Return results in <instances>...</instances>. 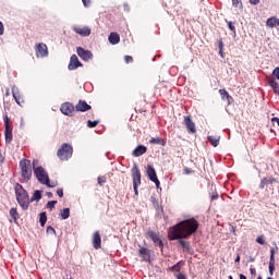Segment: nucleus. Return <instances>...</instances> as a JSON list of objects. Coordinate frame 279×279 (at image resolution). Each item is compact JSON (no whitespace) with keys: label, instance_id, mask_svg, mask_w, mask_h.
<instances>
[{"label":"nucleus","instance_id":"1","mask_svg":"<svg viewBox=\"0 0 279 279\" xmlns=\"http://www.w3.org/2000/svg\"><path fill=\"white\" fill-rule=\"evenodd\" d=\"M199 229V222L195 218H189L172 226L168 231L169 241L175 239H189Z\"/></svg>","mask_w":279,"mask_h":279},{"label":"nucleus","instance_id":"2","mask_svg":"<svg viewBox=\"0 0 279 279\" xmlns=\"http://www.w3.org/2000/svg\"><path fill=\"white\" fill-rule=\"evenodd\" d=\"M37 165H38V160L34 159L33 160V171H34V174L36 175L38 182L40 184H45L49 189H53V186H56V184H51V181L49 180V174L47 173L45 168H43V166L36 167Z\"/></svg>","mask_w":279,"mask_h":279},{"label":"nucleus","instance_id":"3","mask_svg":"<svg viewBox=\"0 0 279 279\" xmlns=\"http://www.w3.org/2000/svg\"><path fill=\"white\" fill-rule=\"evenodd\" d=\"M14 191L19 206H21L22 210H27L29 208V194L20 183L15 184Z\"/></svg>","mask_w":279,"mask_h":279},{"label":"nucleus","instance_id":"4","mask_svg":"<svg viewBox=\"0 0 279 279\" xmlns=\"http://www.w3.org/2000/svg\"><path fill=\"white\" fill-rule=\"evenodd\" d=\"M21 177L24 182L32 180V161L28 159H22L20 161Z\"/></svg>","mask_w":279,"mask_h":279},{"label":"nucleus","instance_id":"5","mask_svg":"<svg viewBox=\"0 0 279 279\" xmlns=\"http://www.w3.org/2000/svg\"><path fill=\"white\" fill-rule=\"evenodd\" d=\"M73 156V146L70 144H62L61 147L57 151V157L59 160H69Z\"/></svg>","mask_w":279,"mask_h":279},{"label":"nucleus","instance_id":"6","mask_svg":"<svg viewBox=\"0 0 279 279\" xmlns=\"http://www.w3.org/2000/svg\"><path fill=\"white\" fill-rule=\"evenodd\" d=\"M146 174L150 182H154L156 184V187L160 189V180H158V174L156 173V169L154 168V166L148 165L146 167Z\"/></svg>","mask_w":279,"mask_h":279},{"label":"nucleus","instance_id":"7","mask_svg":"<svg viewBox=\"0 0 279 279\" xmlns=\"http://www.w3.org/2000/svg\"><path fill=\"white\" fill-rule=\"evenodd\" d=\"M76 53L84 62H88V60H93V52L90 50H86L82 47L76 48Z\"/></svg>","mask_w":279,"mask_h":279},{"label":"nucleus","instance_id":"8","mask_svg":"<svg viewBox=\"0 0 279 279\" xmlns=\"http://www.w3.org/2000/svg\"><path fill=\"white\" fill-rule=\"evenodd\" d=\"M60 111L62 114H65V117H73V112H75V106L71 102H63L60 107Z\"/></svg>","mask_w":279,"mask_h":279},{"label":"nucleus","instance_id":"9","mask_svg":"<svg viewBox=\"0 0 279 279\" xmlns=\"http://www.w3.org/2000/svg\"><path fill=\"white\" fill-rule=\"evenodd\" d=\"M4 136H5V143H12V129H10V118L8 116H4Z\"/></svg>","mask_w":279,"mask_h":279},{"label":"nucleus","instance_id":"10","mask_svg":"<svg viewBox=\"0 0 279 279\" xmlns=\"http://www.w3.org/2000/svg\"><path fill=\"white\" fill-rule=\"evenodd\" d=\"M148 236L149 239L154 242L156 247H165V243L162 242V238H160V234L154 232V231H148Z\"/></svg>","mask_w":279,"mask_h":279},{"label":"nucleus","instance_id":"11","mask_svg":"<svg viewBox=\"0 0 279 279\" xmlns=\"http://www.w3.org/2000/svg\"><path fill=\"white\" fill-rule=\"evenodd\" d=\"M37 58H47L49 56V50L47 48V44H38L35 48Z\"/></svg>","mask_w":279,"mask_h":279},{"label":"nucleus","instance_id":"12","mask_svg":"<svg viewBox=\"0 0 279 279\" xmlns=\"http://www.w3.org/2000/svg\"><path fill=\"white\" fill-rule=\"evenodd\" d=\"M183 123L189 134H195V132H197V129L195 128V122H193V119H191V116H184Z\"/></svg>","mask_w":279,"mask_h":279},{"label":"nucleus","instance_id":"13","mask_svg":"<svg viewBox=\"0 0 279 279\" xmlns=\"http://www.w3.org/2000/svg\"><path fill=\"white\" fill-rule=\"evenodd\" d=\"M133 185L141 186V170L136 163L132 168Z\"/></svg>","mask_w":279,"mask_h":279},{"label":"nucleus","instance_id":"14","mask_svg":"<svg viewBox=\"0 0 279 279\" xmlns=\"http://www.w3.org/2000/svg\"><path fill=\"white\" fill-rule=\"evenodd\" d=\"M80 66H84V64L80 62L77 54H72L68 65L69 71H75L76 69H80Z\"/></svg>","mask_w":279,"mask_h":279},{"label":"nucleus","instance_id":"15","mask_svg":"<svg viewBox=\"0 0 279 279\" xmlns=\"http://www.w3.org/2000/svg\"><path fill=\"white\" fill-rule=\"evenodd\" d=\"M138 256L145 263H150L151 262V251H149V248H147V247H140Z\"/></svg>","mask_w":279,"mask_h":279},{"label":"nucleus","instance_id":"16","mask_svg":"<svg viewBox=\"0 0 279 279\" xmlns=\"http://www.w3.org/2000/svg\"><path fill=\"white\" fill-rule=\"evenodd\" d=\"M93 107L87 105L85 100H78L77 105L75 106L76 112H88Z\"/></svg>","mask_w":279,"mask_h":279},{"label":"nucleus","instance_id":"17","mask_svg":"<svg viewBox=\"0 0 279 279\" xmlns=\"http://www.w3.org/2000/svg\"><path fill=\"white\" fill-rule=\"evenodd\" d=\"M93 245L95 250H101V234L96 231L93 235Z\"/></svg>","mask_w":279,"mask_h":279},{"label":"nucleus","instance_id":"18","mask_svg":"<svg viewBox=\"0 0 279 279\" xmlns=\"http://www.w3.org/2000/svg\"><path fill=\"white\" fill-rule=\"evenodd\" d=\"M73 32H75V34H78L80 36H83V37L90 36V29L88 28V26H85L83 28L74 26Z\"/></svg>","mask_w":279,"mask_h":279},{"label":"nucleus","instance_id":"19","mask_svg":"<svg viewBox=\"0 0 279 279\" xmlns=\"http://www.w3.org/2000/svg\"><path fill=\"white\" fill-rule=\"evenodd\" d=\"M132 154L135 158H140V156L147 154V148L144 145H138Z\"/></svg>","mask_w":279,"mask_h":279},{"label":"nucleus","instance_id":"20","mask_svg":"<svg viewBox=\"0 0 279 279\" xmlns=\"http://www.w3.org/2000/svg\"><path fill=\"white\" fill-rule=\"evenodd\" d=\"M150 145H160L161 147H165L167 145V141L162 137H151L149 140Z\"/></svg>","mask_w":279,"mask_h":279},{"label":"nucleus","instance_id":"21","mask_svg":"<svg viewBox=\"0 0 279 279\" xmlns=\"http://www.w3.org/2000/svg\"><path fill=\"white\" fill-rule=\"evenodd\" d=\"M184 239L189 238H175L174 241H179V244L181 245V247H183V250H185L186 252H191V244L184 241Z\"/></svg>","mask_w":279,"mask_h":279},{"label":"nucleus","instance_id":"22","mask_svg":"<svg viewBox=\"0 0 279 279\" xmlns=\"http://www.w3.org/2000/svg\"><path fill=\"white\" fill-rule=\"evenodd\" d=\"M120 41H121V37L119 36L118 33H111L109 35L110 45H119Z\"/></svg>","mask_w":279,"mask_h":279},{"label":"nucleus","instance_id":"23","mask_svg":"<svg viewBox=\"0 0 279 279\" xmlns=\"http://www.w3.org/2000/svg\"><path fill=\"white\" fill-rule=\"evenodd\" d=\"M219 95L221 97V99L223 101H228V104H230V101H232V96H230V94L228 93V90L226 89H219Z\"/></svg>","mask_w":279,"mask_h":279},{"label":"nucleus","instance_id":"24","mask_svg":"<svg viewBox=\"0 0 279 279\" xmlns=\"http://www.w3.org/2000/svg\"><path fill=\"white\" fill-rule=\"evenodd\" d=\"M12 96H13V99H15L16 105L21 106V94L19 93L17 87H12Z\"/></svg>","mask_w":279,"mask_h":279},{"label":"nucleus","instance_id":"25","mask_svg":"<svg viewBox=\"0 0 279 279\" xmlns=\"http://www.w3.org/2000/svg\"><path fill=\"white\" fill-rule=\"evenodd\" d=\"M59 215H60L61 219L66 220L71 217V209L69 207L63 208L60 210Z\"/></svg>","mask_w":279,"mask_h":279},{"label":"nucleus","instance_id":"26","mask_svg":"<svg viewBox=\"0 0 279 279\" xmlns=\"http://www.w3.org/2000/svg\"><path fill=\"white\" fill-rule=\"evenodd\" d=\"M267 27H278L279 20L278 17H269L266 22Z\"/></svg>","mask_w":279,"mask_h":279},{"label":"nucleus","instance_id":"27","mask_svg":"<svg viewBox=\"0 0 279 279\" xmlns=\"http://www.w3.org/2000/svg\"><path fill=\"white\" fill-rule=\"evenodd\" d=\"M268 84H269L270 88H272L274 93H276V95L279 96V84H278V82H276L275 80L270 78L268 81Z\"/></svg>","mask_w":279,"mask_h":279},{"label":"nucleus","instance_id":"28","mask_svg":"<svg viewBox=\"0 0 279 279\" xmlns=\"http://www.w3.org/2000/svg\"><path fill=\"white\" fill-rule=\"evenodd\" d=\"M221 137L220 136H213V135H209L207 137V141H209V143L213 145V147H218L219 146V140Z\"/></svg>","mask_w":279,"mask_h":279},{"label":"nucleus","instance_id":"29","mask_svg":"<svg viewBox=\"0 0 279 279\" xmlns=\"http://www.w3.org/2000/svg\"><path fill=\"white\" fill-rule=\"evenodd\" d=\"M40 199H43V192H40L39 190L35 191L33 196L29 199L31 202H40Z\"/></svg>","mask_w":279,"mask_h":279},{"label":"nucleus","instance_id":"30","mask_svg":"<svg viewBox=\"0 0 279 279\" xmlns=\"http://www.w3.org/2000/svg\"><path fill=\"white\" fill-rule=\"evenodd\" d=\"M39 223L41 228H45V223H47V213L43 211L39 214Z\"/></svg>","mask_w":279,"mask_h":279},{"label":"nucleus","instance_id":"31","mask_svg":"<svg viewBox=\"0 0 279 279\" xmlns=\"http://www.w3.org/2000/svg\"><path fill=\"white\" fill-rule=\"evenodd\" d=\"M269 274L274 276V271H276V259H269Z\"/></svg>","mask_w":279,"mask_h":279},{"label":"nucleus","instance_id":"32","mask_svg":"<svg viewBox=\"0 0 279 279\" xmlns=\"http://www.w3.org/2000/svg\"><path fill=\"white\" fill-rule=\"evenodd\" d=\"M10 217H12L13 221H16L19 219V211L16 208H11L9 211Z\"/></svg>","mask_w":279,"mask_h":279},{"label":"nucleus","instance_id":"33","mask_svg":"<svg viewBox=\"0 0 279 279\" xmlns=\"http://www.w3.org/2000/svg\"><path fill=\"white\" fill-rule=\"evenodd\" d=\"M271 182H272L271 179H267V178L262 179L259 189H265V186H267V184H271Z\"/></svg>","mask_w":279,"mask_h":279},{"label":"nucleus","instance_id":"34","mask_svg":"<svg viewBox=\"0 0 279 279\" xmlns=\"http://www.w3.org/2000/svg\"><path fill=\"white\" fill-rule=\"evenodd\" d=\"M233 8H239L240 10H243V2L241 0H232Z\"/></svg>","mask_w":279,"mask_h":279},{"label":"nucleus","instance_id":"35","mask_svg":"<svg viewBox=\"0 0 279 279\" xmlns=\"http://www.w3.org/2000/svg\"><path fill=\"white\" fill-rule=\"evenodd\" d=\"M97 125H99V120H88L87 121V128H97Z\"/></svg>","mask_w":279,"mask_h":279},{"label":"nucleus","instance_id":"36","mask_svg":"<svg viewBox=\"0 0 279 279\" xmlns=\"http://www.w3.org/2000/svg\"><path fill=\"white\" fill-rule=\"evenodd\" d=\"M218 49H219V56L223 58V40L221 39L218 41Z\"/></svg>","mask_w":279,"mask_h":279},{"label":"nucleus","instance_id":"37","mask_svg":"<svg viewBox=\"0 0 279 279\" xmlns=\"http://www.w3.org/2000/svg\"><path fill=\"white\" fill-rule=\"evenodd\" d=\"M57 204H58V201H49L47 203V208H49L50 210H53V208H56Z\"/></svg>","mask_w":279,"mask_h":279},{"label":"nucleus","instance_id":"38","mask_svg":"<svg viewBox=\"0 0 279 279\" xmlns=\"http://www.w3.org/2000/svg\"><path fill=\"white\" fill-rule=\"evenodd\" d=\"M47 234H53L56 236V229L51 226H48L46 229Z\"/></svg>","mask_w":279,"mask_h":279},{"label":"nucleus","instance_id":"39","mask_svg":"<svg viewBox=\"0 0 279 279\" xmlns=\"http://www.w3.org/2000/svg\"><path fill=\"white\" fill-rule=\"evenodd\" d=\"M228 23V27L231 32H233L234 34H236V27L234 26V23L232 22H227Z\"/></svg>","mask_w":279,"mask_h":279},{"label":"nucleus","instance_id":"40","mask_svg":"<svg viewBox=\"0 0 279 279\" xmlns=\"http://www.w3.org/2000/svg\"><path fill=\"white\" fill-rule=\"evenodd\" d=\"M256 243H259V245H265V238L263 235L257 236Z\"/></svg>","mask_w":279,"mask_h":279},{"label":"nucleus","instance_id":"41","mask_svg":"<svg viewBox=\"0 0 279 279\" xmlns=\"http://www.w3.org/2000/svg\"><path fill=\"white\" fill-rule=\"evenodd\" d=\"M272 76L276 77V80H279V68H275L272 71Z\"/></svg>","mask_w":279,"mask_h":279},{"label":"nucleus","instance_id":"42","mask_svg":"<svg viewBox=\"0 0 279 279\" xmlns=\"http://www.w3.org/2000/svg\"><path fill=\"white\" fill-rule=\"evenodd\" d=\"M124 60H125L126 64H130L131 62H134V58H132V56H125Z\"/></svg>","mask_w":279,"mask_h":279},{"label":"nucleus","instance_id":"43","mask_svg":"<svg viewBox=\"0 0 279 279\" xmlns=\"http://www.w3.org/2000/svg\"><path fill=\"white\" fill-rule=\"evenodd\" d=\"M211 202H215V199H219V193L213 192L210 196Z\"/></svg>","mask_w":279,"mask_h":279},{"label":"nucleus","instance_id":"44","mask_svg":"<svg viewBox=\"0 0 279 279\" xmlns=\"http://www.w3.org/2000/svg\"><path fill=\"white\" fill-rule=\"evenodd\" d=\"M270 260H276V248H270Z\"/></svg>","mask_w":279,"mask_h":279},{"label":"nucleus","instance_id":"45","mask_svg":"<svg viewBox=\"0 0 279 279\" xmlns=\"http://www.w3.org/2000/svg\"><path fill=\"white\" fill-rule=\"evenodd\" d=\"M97 180H98V184H100V186L106 184V177H98Z\"/></svg>","mask_w":279,"mask_h":279},{"label":"nucleus","instance_id":"46","mask_svg":"<svg viewBox=\"0 0 279 279\" xmlns=\"http://www.w3.org/2000/svg\"><path fill=\"white\" fill-rule=\"evenodd\" d=\"M57 195H58L59 197H64V190L58 189V190H57Z\"/></svg>","mask_w":279,"mask_h":279},{"label":"nucleus","instance_id":"47","mask_svg":"<svg viewBox=\"0 0 279 279\" xmlns=\"http://www.w3.org/2000/svg\"><path fill=\"white\" fill-rule=\"evenodd\" d=\"M172 269H173L174 271H180V263L174 264V265L172 266Z\"/></svg>","mask_w":279,"mask_h":279},{"label":"nucleus","instance_id":"48","mask_svg":"<svg viewBox=\"0 0 279 279\" xmlns=\"http://www.w3.org/2000/svg\"><path fill=\"white\" fill-rule=\"evenodd\" d=\"M252 5H258L260 0H248Z\"/></svg>","mask_w":279,"mask_h":279},{"label":"nucleus","instance_id":"49","mask_svg":"<svg viewBox=\"0 0 279 279\" xmlns=\"http://www.w3.org/2000/svg\"><path fill=\"white\" fill-rule=\"evenodd\" d=\"M177 279H186V275L180 272L179 275H177Z\"/></svg>","mask_w":279,"mask_h":279},{"label":"nucleus","instance_id":"50","mask_svg":"<svg viewBox=\"0 0 279 279\" xmlns=\"http://www.w3.org/2000/svg\"><path fill=\"white\" fill-rule=\"evenodd\" d=\"M85 8H88L90 5V0H82Z\"/></svg>","mask_w":279,"mask_h":279},{"label":"nucleus","instance_id":"51","mask_svg":"<svg viewBox=\"0 0 279 279\" xmlns=\"http://www.w3.org/2000/svg\"><path fill=\"white\" fill-rule=\"evenodd\" d=\"M3 32H4L3 23L0 22V36H3Z\"/></svg>","mask_w":279,"mask_h":279},{"label":"nucleus","instance_id":"52","mask_svg":"<svg viewBox=\"0 0 279 279\" xmlns=\"http://www.w3.org/2000/svg\"><path fill=\"white\" fill-rule=\"evenodd\" d=\"M134 194L138 195V185H133Z\"/></svg>","mask_w":279,"mask_h":279},{"label":"nucleus","instance_id":"53","mask_svg":"<svg viewBox=\"0 0 279 279\" xmlns=\"http://www.w3.org/2000/svg\"><path fill=\"white\" fill-rule=\"evenodd\" d=\"M250 272L252 276H256V268H250Z\"/></svg>","mask_w":279,"mask_h":279},{"label":"nucleus","instance_id":"54","mask_svg":"<svg viewBox=\"0 0 279 279\" xmlns=\"http://www.w3.org/2000/svg\"><path fill=\"white\" fill-rule=\"evenodd\" d=\"M271 121H272V123H277V125H279V118L275 117V118L271 119Z\"/></svg>","mask_w":279,"mask_h":279},{"label":"nucleus","instance_id":"55","mask_svg":"<svg viewBox=\"0 0 279 279\" xmlns=\"http://www.w3.org/2000/svg\"><path fill=\"white\" fill-rule=\"evenodd\" d=\"M235 263H241V255H238V256H236Z\"/></svg>","mask_w":279,"mask_h":279},{"label":"nucleus","instance_id":"56","mask_svg":"<svg viewBox=\"0 0 279 279\" xmlns=\"http://www.w3.org/2000/svg\"><path fill=\"white\" fill-rule=\"evenodd\" d=\"M46 195H47V197H53V193H51V192H47Z\"/></svg>","mask_w":279,"mask_h":279},{"label":"nucleus","instance_id":"57","mask_svg":"<svg viewBox=\"0 0 279 279\" xmlns=\"http://www.w3.org/2000/svg\"><path fill=\"white\" fill-rule=\"evenodd\" d=\"M256 260V258L250 256V263H254Z\"/></svg>","mask_w":279,"mask_h":279},{"label":"nucleus","instance_id":"58","mask_svg":"<svg viewBox=\"0 0 279 279\" xmlns=\"http://www.w3.org/2000/svg\"><path fill=\"white\" fill-rule=\"evenodd\" d=\"M3 160H5V158L3 157V155H0V162H3Z\"/></svg>","mask_w":279,"mask_h":279},{"label":"nucleus","instance_id":"59","mask_svg":"<svg viewBox=\"0 0 279 279\" xmlns=\"http://www.w3.org/2000/svg\"><path fill=\"white\" fill-rule=\"evenodd\" d=\"M240 279H247V277H245V275L241 274Z\"/></svg>","mask_w":279,"mask_h":279},{"label":"nucleus","instance_id":"60","mask_svg":"<svg viewBox=\"0 0 279 279\" xmlns=\"http://www.w3.org/2000/svg\"><path fill=\"white\" fill-rule=\"evenodd\" d=\"M21 128H23V118H21Z\"/></svg>","mask_w":279,"mask_h":279},{"label":"nucleus","instance_id":"61","mask_svg":"<svg viewBox=\"0 0 279 279\" xmlns=\"http://www.w3.org/2000/svg\"><path fill=\"white\" fill-rule=\"evenodd\" d=\"M184 171H185V173H189V169H185Z\"/></svg>","mask_w":279,"mask_h":279},{"label":"nucleus","instance_id":"62","mask_svg":"<svg viewBox=\"0 0 279 279\" xmlns=\"http://www.w3.org/2000/svg\"><path fill=\"white\" fill-rule=\"evenodd\" d=\"M229 279H232V276H231V275L229 276Z\"/></svg>","mask_w":279,"mask_h":279}]
</instances>
